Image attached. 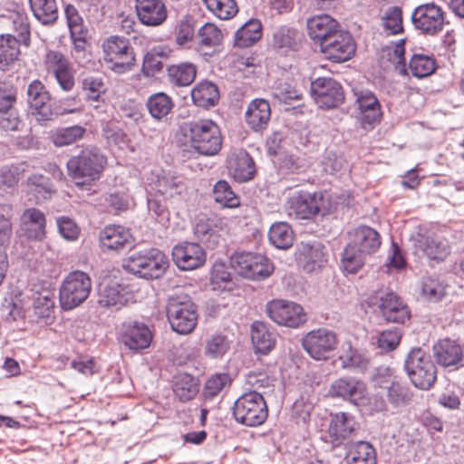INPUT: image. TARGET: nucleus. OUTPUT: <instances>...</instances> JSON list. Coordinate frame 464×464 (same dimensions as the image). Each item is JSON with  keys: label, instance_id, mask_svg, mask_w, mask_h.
Here are the masks:
<instances>
[{"label": "nucleus", "instance_id": "obj_1", "mask_svg": "<svg viewBox=\"0 0 464 464\" xmlns=\"http://www.w3.org/2000/svg\"><path fill=\"white\" fill-rule=\"evenodd\" d=\"M106 164V157L101 150L96 147L88 146L78 155L71 157L66 167L68 175L79 186L99 179Z\"/></svg>", "mask_w": 464, "mask_h": 464}, {"label": "nucleus", "instance_id": "obj_2", "mask_svg": "<svg viewBox=\"0 0 464 464\" xmlns=\"http://www.w3.org/2000/svg\"><path fill=\"white\" fill-rule=\"evenodd\" d=\"M185 137L198 153L214 156L222 148V136L219 127L211 120L200 119L188 121L183 126Z\"/></svg>", "mask_w": 464, "mask_h": 464}, {"label": "nucleus", "instance_id": "obj_3", "mask_svg": "<svg viewBox=\"0 0 464 464\" xmlns=\"http://www.w3.org/2000/svg\"><path fill=\"white\" fill-rule=\"evenodd\" d=\"M168 266V257L157 248L135 252L123 261L126 271L145 279L160 278Z\"/></svg>", "mask_w": 464, "mask_h": 464}, {"label": "nucleus", "instance_id": "obj_4", "mask_svg": "<svg viewBox=\"0 0 464 464\" xmlns=\"http://www.w3.org/2000/svg\"><path fill=\"white\" fill-rule=\"evenodd\" d=\"M167 316L171 329L179 334H190L198 324L196 304L183 293L169 297Z\"/></svg>", "mask_w": 464, "mask_h": 464}, {"label": "nucleus", "instance_id": "obj_5", "mask_svg": "<svg viewBox=\"0 0 464 464\" xmlns=\"http://www.w3.org/2000/svg\"><path fill=\"white\" fill-rule=\"evenodd\" d=\"M27 102L32 114L39 122H46L60 115L74 113L75 110L63 108L56 103H52L51 94L44 83L39 80L33 81L27 88Z\"/></svg>", "mask_w": 464, "mask_h": 464}, {"label": "nucleus", "instance_id": "obj_6", "mask_svg": "<svg viewBox=\"0 0 464 464\" xmlns=\"http://www.w3.org/2000/svg\"><path fill=\"white\" fill-rule=\"evenodd\" d=\"M404 368L416 388L430 390L436 382V366L430 356L421 348H413L409 352Z\"/></svg>", "mask_w": 464, "mask_h": 464}, {"label": "nucleus", "instance_id": "obj_7", "mask_svg": "<svg viewBox=\"0 0 464 464\" xmlns=\"http://www.w3.org/2000/svg\"><path fill=\"white\" fill-rule=\"evenodd\" d=\"M235 420L247 427L263 424L268 416L266 402L260 392L250 391L242 394L234 403Z\"/></svg>", "mask_w": 464, "mask_h": 464}, {"label": "nucleus", "instance_id": "obj_8", "mask_svg": "<svg viewBox=\"0 0 464 464\" xmlns=\"http://www.w3.org/2000/svg\"><path fill=\"white\" fill-rule=\"evenodd\" d=\"M328 198L323 192L297 191L287 200L288 215L296 219H312L324 216L328 210Z\"/></svg>", "mask_w": 464, "mask_h": 464}, {"label": "nucleus", "instance_id": "obj_9", "mask_svg": "<svg viewBox=\"0 0 464 464\" xmlns=\"http://www.w3.org/2000/svg\"><path fill=\"white\" fill-rule=\"evenodd\" d=\"M91 290L92 280L87 273L80 270L71 272L60 288L62 309L68 311L79 306L88 298Z\"/></svg>", "mask_w": 464, "mask_h": 464}, {"label": "nucleus", "instance_id": "obj_10", "mask_svg": "<svg viewBox=\"0 0 464 464\" xmlns=\"http://www.w3.org/2000/svg\"><path fill=\"white\" fill-rule=\"evenodd\" d=\"M107 67L117 73L130 71L135 63V54L128 39L118 35L107 38L102 44Z\"/></svg>", "mask_w": 464, "mask_h": 464}, {"label": "nucleus", "instance_id": "obj_11", "mask_svg": "<svg viewBox=\"0 0 464 464\" xmlns=\"http://www.w3.org/2000/svg\"><path fill=\"white\" fill-rule=\"evenodd\" d=\"M47 77L55 80L63 92H71L74 85V70L69 58L60 51L49 50L44 57Z\"/></svg>", "mask_w": 464, "mask_h": 464}, {"label": "nucleus", "instance_id": "obj_12", "mask_svg": "<svg viewBox=\"0 0 464 464\" xmlns=\"http://www.w3.org/2000/svg\"><path fill=\"white\" fill-rule=\"evenodd\" d=\"M353 93L361 127L365 130H372L382 119V106L377 96L368 89L356 88Z\"/></svg>", "mask_w": 464, "mask_h": 464}, {"label": "nucleus", "instance_id": "obj_13", "mask_svg": "<svg viewBox=\"0 0 464 464\" xmlns=\"http://www.w3.org/2000/svg\"><path fill=\"white\" fill-rule=\"evenodd\" d=\"M335 332L325 327L308 332L302 340L304 350L314 360H325L337 348Z\"/></svg>", "mask_w": 464, "mask_h": 464}, {"label": "nucleus", "instance_id": "obj_14", "mask_svg": "<svg viewBox=\"0 0 464 464\" xmlns=\"http://www.w3.org/2000/svg\"><path fill=\"white\" fill-rule=\"evenodd\" d=\"M357 422L354 417L348 412L332 413L324 441L332 448L347 447L355 434Z\"/></svg>", "mask_w": 464, "mask_h": 464}, {"label": "nucleus", "instance_id": "obj_15", "mask_svg": "<svg viewBox=\"0 0 464 464\" xmlns=\"http://www.w3.org/2000/svg\"><path fill=\"white\" fill-rule=\"evenodd\" d=\"M266 312L272 321L290 328H298L306 322V314L303 307L286 300L277 299L268 302Z\"/></svg>", "mask_w": 464, "mask_h": 464}, {"label": "nucleus", "instance_id": "obj_16", "mask_svg": "<svg viewBox=\"0 0 464 464\" xmlns=\"http://www.w3.org/2000/svg\"><path fill=\"white\" fill-rule=\"evenodd\" d=\"M311 95L321 109H333L343 103V91L339 82L331 77H318L310 83Z\"/></svg>", "mask_w": 464, "mask_h": 464}, {"label": "nucleus", "instance_id": "obj_17", "mask_svg": "<svg viewBox=\"0 0 464 464\" xmlns=\"http://www.w3.org/2000/svg\"><path fill=\"white\" fill-rule=\"evenodd\" d=\"M324 57L334 63H343L355 53L356 45L352 35L343 30H337L320 46Z\"/></svg>", "mask_w": 464, "mask_h": 464}, {"label": "nucleus", "instance_id": "obj_18", "mask_svg": "<svg viewBox=\"0 0 464 464\" xmlns=\"http://www.w3.org/2000/svg\"><path fill=\"white\" fill-rule=\"evenodd\" d=\"M414 27L422 34L434 35L442 30L443 12L434 4H423L417 6L411 14Z\"/></svg>", "mask_w": 464, "mask_h": 464}, {"label": "nucleus", "instance_id": "obj_19", "mask_svg": "<svg viewBox=\"0 0 464 464\" xmlns=\"http://www.w3.org/2000/svg\"><path fill=\"white\" fill-rule=\"evenodd\" d=\"M132 298L129 286L116 281H102L98 289V304L100 306L118 311L125 306Z\"/></svg>", "mask_w": 464, "mask_h": 464}, {"label": "nucleus", "instance_id": "obj_20", "mask_svg": "<svg viewBox=\"0 0 464 464\" xmlns=\"http://www.w3.org/2000/svg\"><path fill=\"white\" fill-rule=\"evenodd\" d=\"M147 187L150 192L169 198L179 195L184 188L182 180L169 171L157 169L147 177Z\"/></svg>", "mask_w": 464, "mask_h": 464}, {"label": "nucleus", "instance_id": "obj_21", "mask_svg": "<svg viewBox=\"0 0 464 464\" xmlns=\"http://www.w3.org/2000/svg\"><path fill=\"white\" fill-rule=\"evenodd\" d=\"M120 338L130 350L140 351L150 346L152 341V333L144 323L130 321L122 324Z\"/></svg>", "mask_w": 464, "mask_h": 464}, {"label": "nucleus", "instance_id": "obj_22", "mask_svg": "<svg viewBox=\"0 0 464 464\" xmlns=\"http://www.w3.org/2000/svg\"><path fill=\"white\" fill-rule=\"evenodd\" d=\"M329 393L334 398H341L359 405L365 399L366 385L354 377H342L332 383Z\"/></svg>", "mask_w": 464, "mask_h": 464}, {"label": "nucleus", "instance_id": "obj_23", "mask_svg": "<svg viewBox=\"0 0 464 464\" xmlns=\"http://www.w3.org/2000/svg\"><path fill=\"white\" fill-rule=\"evenodd\" d=\"M379 309L388 323L404 324L410 319V310L400 296L392 291L382 292L379 297Z\"/></svg>", "mask_w": 464, "mask_h": 464}, {"label": "nucleus", "instance_id": "obj_24", "mask_svg": "<svg viewBox=\"0 0 464 464\" xmlns=\"http://www.w3.org/2000/svg\"><path fill=\"white\" fill-rule=\"evenodd\" d=\"M172 258L181 270H194L204 265L206 254L198 244L183 242L172 249Z\"/></svg>", "mask_w": 464, "mask_h": 464}, {"label": "nucleus", "instance_id": "obj_25", "mask_svg": "<svg viewBox=\"0 0 464 464\" xmlns=\"http://www.w3.org/2000/svg\"><path fill=\"white\" fill-rule=\"evenodd\" d=\"M327 250L318 242L302 243L299 248L298 263L308 273L323 268L327 263Z\"/></svg>", "mask_w": 464, "mask_h": 464}, {"label": "nucleus", "instance_id": "obj_26", "mask_svg": "<svg viewBox=\"0 0 464 464\" xmlns=\"http://www.w3.org/2000/svg\"><path fill=\"white\" fill-rule=\"evenodd\" d=\"M227 164L229 173L238 182L248 181L255 176L254 160L243 149L231 151L227 157Z\"/></svg>", "mask_w": 464, "mask_h": 464}, {"label": "nucleus", "instance_id": "obj_27", "mask_svg": "<svg viewBox=\"0 0 464 464\" xmlns=\"http://www.w3.org/2000/svg\"><path fill=\"white\" fill-rule=\"evenodd\" d=\"M20 228L28 239L43 240L46 235L44 213L35 208H26L20 218Z\"/></svg>", "mask_w": 464, "mask_h": 464}, {"label": "nucleus", "instance_id": "obj_28", "mask_svg": "<svg viewBox=\"0 0 464 464\" xmlns=\"http://www.w3.org/2000/svg\"><path fill=\"white\" fill-rule=\"evenodd\" d=\"M306 26L309 37L319 46L340 29L339 23L325 14L308 18Z\"/></svg>", "mask_w": 464, "mask_h": 464}, {"label": "nucleus", "instance_id": "obj_29", "mask_svg": "<svg viewBox=\"0 0 464 464\" xmlns=\"http://www.w3.org/2000/svg\"><path fill=\"white\" fill-rule=\"evenodd\" d=\"M140 22L148 26H158L167 19V8L162 0H135Z\"/></svg>", "mask_w": 464, "mask_h": 464}, {"label": "nucleus", "instance_id": "obj_30", "mask_svg": "<svg viewBox=\"0 0 464 464\" xmlns=\"http://www.w3.org/2000/svg\"><path fill=\"white\" fill-rule=\"evenodd\" d=\"M433 356L442 367L458 366L463 358V349L456 341L443 339L433 345Z\"/></svg>", "mask_w": 464, "mask_h": 464}, {"label": "nucleus", "instance_id": "obj_31", "mask_svg": "<svg viewBox=\"0 0 464 464\" xmlns=\"http://www.w3.org/2000/svg\"><path fill=\"white\" fill-rule=\"evenodd\" d=\"M414 245L429 259L437 262L445 260L450 253V244L445 238L430 237L419 234Z\"/></svg>", "mask_w": 464, "mask_h": 464}, {"label": "nucleus", "instance_id": "obj_32", "mask_svg": "<svg viewBox=\"0 0 464 464\" xmlns=\"http://www.w3.org/2000/svg\"><path fill=\"white\" fill-rule=\"evenodd\" d=\"M349 243L368 256L379 249L381 237L375 229L368 226H360L353 231Z\"/></svg>", "mask_w": 464, "mask_h": 464}, {"label": "nucleus", "instance_id": "obj_33", "mask_svg": "<svg viewBox=\"0 0 464 464\" xmlns=\"http://www.w3.org/2000/svg\"><path fill=\"white\" fill-rule=\"evenodd\" d=\"M130 238L129 231L121 226H108L99 235L102 247L107 250L118 251L127 246H130Z\"/></svg>", "mask_w": 464, "mask_h": 464}, {"label": "nucleus", "instance_id": "obj_34", "mask_svg": "<svg viewBox=\"0 0 464 464\" xmlns=\"http://www.w3.org/2000/svg\"><path fill=\"white\" fill-rule=\"evenodd\" d=\"M270 117L271 108L267 101L256 99L248 104L246 121L252 130L258 131L266 128Z\"/></svg>", "mask_w": 464, "mask_h": 464}, {"label": "nucleus", "instance_id": "obj_35", "mask_svg": "<svg viewBox=\"0 0 464 464\" xmlns=\"http://www.w3.org/2000/svg\"><path fill=\"white\" fill-rule=\"evenodd\" d=\"M191 99L198 107L205 109L213 107L219 101L218 88L210 81H201L191 90Z\"/></svg>", "mask_w": 464, "mask_h": 464}, {"label": "nucleus", "instance_id": "obj_36", "mask_svg": "<svg viewBox=\"0 0 464 464\" xmlns=\"http://www.w3.org/2000/svg\"><path fill=\"white\" fill-rule=\"evenodd\" d=\"M169 82L176 87L189 86L197 76V67L189 62L171 64L167 68Z\"/></svg>", "mask_w": 464, "mask_h": 464}, {"label": "nucleus", "instance_id": "obj_37", "mask_svg": "<svg viewBox=\"0 0 464 464\" xmlns=\"http://www.w3.org/2000/svg\"><path fill=\"white\" fill-rule=\"evenodd\" d=\"M259 260H263V255L252 252H241L234 254L230 258L231 267L240 276L255 279L256 266Z\"/></svg>", "mask_w": 464, "mask_h": 464}, {"label": "nucleus", "instance_id": "obj_38", "mask_svg": "<svg viewBox=\"0 0 464 464\" xmlns=\"http://www.w3.org/2000/svg\"><path fill=\"white\" fill-rule=\"evenodd\" d=\"M251 340L256 353L266 354L274 349L276 339L264 322L256 321L251 326Z\"/></svg>", "mask_w": 464, "mask_h": 464}, {"label": "nucleus", "instance_id": "obj_39", "mask_svg": "<svg viewBox=\"0 0 464 464\" xmlns=\"http://www.w3.org/2000/svg\"><path fill=\"white\" fill-rule=\"evenodd\" d=\"M347 447V464H376V452L369 442L360 440Z\"/></svg>", "mask_w": 464, "mask_h": 464}, {"label": "nucleus", "instance_id": "obj_40", "mask_svg": "<svg viewBox=\"0 0 464 464\" xmlns=\"http://www.w3.org/2000/svg\"><path fill=\"white\" fill-rule=\"evenodd\" d=\"M346 345L347 347L343 346L339 356L342 367L358 372H366L370 364L369 358L363 353L353 348L350 343Z\"/></svg>", "mask_w": 464, "mask_h": 464}, {"label": "nucleus", "instance_id": "obj_41", "mask_svg": "<svg viewBox=\"0 0 464 464\" xmlns=\"http://www.w3.org/2000/svg\"><path fill=\"white\" fill-rule=\"evenodd\" d=\"M146 107L154 120L165 121L172 111L174 102L170 96L160 92L153 93L148 98Z\"/></svg>", "mask_w": 464, "mask_h": 464}, {"label": "nucleus", "instance_id": "obj_42", "mask_svg": "<svg viewBox=\"0 0 464 464\" xmlns=\"http://www.w3.org/2000/svg\"><path fill=\"white\" fill-rule=\"evenodd\" d=\"M262 36V24L259 20L250 19L235 34V45L240 48L250 47Z\"/></svg>", "mask_w": 464, "mask_h": 464}, {"label": "nucleus", "instance_id": "obj_43", "mask_svg": "<svg viewBox=\"0 0 464 464\" xmlns=\"http://www.w3.org/2000/svg\"><path fill=\"white\" fill-rule=\"evenodd\" d=\"M31 11L41 24H53L58 18L56 0H29Z\"/></svg>", "mask_w": 464, "mask_h": 464}, {"label": "nucleus", "instance_id": "obj_44", "mask_svg": "<svg viewBox=\"0 0 464 464\" xmlns=\"http://www.w3.org/2000/svg\"><path fill=\"white\" fill-rule=\"evenodd\" d=\"M382 58L386 57L400 75L406 76L408 74L405 61V41L403 39L386 45L382 48Z\"/></svg>", "mask_w": 464, "mask_h": 464}, {"label": "nucleus", "instance_id": "obj_45", "mask_svg": "<svg viewBox=\"0 0 464 464\" xmlns=\"http://www.w3.org/2000/svg\"><path fill=\"white\" fill-rule=\"evenodd\" d=\"M19 40L11 34L0 35V70L6 71L20 53Z\"/></svg>", "mask_w": 464, "mask_h": 464}, {"label": "nucleus", "instance_id": "obj_46", "mask_svg": "<svg viewBox=\"0 0 464 464\" xmlns=\"http://www.w3.org/2000/svg\"><path fill=\"white\" fill-rule=\"evenodd\" d=\"M85 133L86 130L82 126L72 125L52 130L50 139L55 147H64L82 140Z\"/></svg>", "mask_w": 464, "mask_h": 464}, {"label": "nucleus", "instance_id": "obj_47", "mask_svg": "<svg viewBox=\"0 0 464 464\" xmlns=\"http://www.w3.org/2000/svg\"><path fill=\"white\" fill-rule=\"evenodd\" d=\"M198 392L197 380L188 373H179L175 376L173 392L181 401L192 400Z\"/></svg>", "mask_w": 464, "mask_h": 464}, {"label": "nucleus", "instance_id": "obj_48", "mask_svg": "<svg viewBox=\"0 0 464 464\" xmlns=\"http://www.w3.org/2000/svg\"><path fill=\"white\" fill-rule=\"evenodd\" d=\"M272 93L276 99L284 103L301 100L303 95L301 89L290 78H282L276 81L272 87Z\"/></svg>", "mask_w": 464, "mask_h": 464}, {"label": "nucleus", "instance_id": "obj_49", "mask_svg": "<svg viewBox=\"0 0 464 464\" xmlns=\"http://www.w3.org/2000/svg\"><path fill=\"white\" fill-rule=\"evenodd\" d=\"M367 255L348 243L342 253L341 266L349 273H357L364 265Z\"/></svg>", "mask_w": 464, "mask_h": 464}, {"label": "nucleus", "instance_id": "obj_50", "mask_svg": "<svg viewBox=\"0 0 464 464\" xmlns=\"http://www.w3.org/2000/svg\"><path fill=\"white\" fill-rule=\"evenodd\" d=\"M8 21L11 24L14 34L20 43L29 45L30 43V25L27 14L23 10L13 11L8 15Z\"/></svg>", "mask_w": 464, "mask_h": 464}, {"label": "nucleus", "instance_id": "obj_51", "mask_svg": "<svg viewBox=\"0 0 464 464\" xmlns=\"http://www.w3.org/2000/svg\"><path fill=\"white\" fill-rule=\"evenodd\" d=\"M300 41V33L288 26L279 27L273 35L274 46L279 49L295 50Z\"/></svg>", "mask_w": 464, "mask_h": 464}, {"label": "nucleus", "instance_id": "obj_52", "mask_svg": "<svg viewBox=\"0 0 464 464\" xmlns=\"http://www.w3.org/2000/svg\"><path fill=\"white\" fill-rule=\"evenodd\" d=\"M268 237L276 247L281 249L290 247L294 240L293 231L285 222L273 224L270 227Z\"/></svg>", "mask_w": 464, "mask_h": 464}, {"label": "nucleus", "instance_id": "obj_53", "mask_svg": "<svg viewBox=\"0 0 464 464\" xmlns=\"http://www.w3.org/2000/svg\"><path fill=\"white\" fill-rule=\"evenodd\" d=\"M381 19L382 29L387 34L396 35L403 32L402 11L401 7H388Z\"/></svg>", "mask_w": 464, "mask_h": 464}, {"label": "nucleus", "instance_id": "obj_54", "mask_svg": "<svg viewBox=\"0 0 464 464\" xmlns=\"http://www.w3.org/2000/svg\"><path fill=\"white\" fill-rule=\"evenodd\" d=\"M409 69L417 78H424L430 75L436 70L435 60L429 55L414 53L409 63Z\"/></svg>", "mask_w": 464, "mask_h": 464}, {"label": "nucleus", "instance_id": "obj_55", "mask_svg": "<svg viewBox=\"0 0 464 464\" xmlns=\"http://www.w3.org/2000/svg\"><path fill=\"white\" fill-rule=\"evenodd\" d=\"M215 201L222 207L233 208L240 204L239 198L234 193L226 180H218L213 188Z\"/></svg>", "mask_w": 464, "mask_h": 464}, {"label": "nucleus", "instance_id": "obj_56", "mask_svg": "<svg viewBox=\"0 0 464 464\" xmlns=\"http://www.w3.org/2000/svg\"><path fill=\"white\" fill-rule=\"evenodd\" d=\"M230 349V341L222 334L209 336L205 344V355L211 359L222 358Z\"/></svg>", "mask_w": 464, "mask_h": 464}, {"label": "nucleus", "instance_id": "obj_57", "mask_svg": "<svg viewBox=\"0 0 464 464\" xmlns=\"http://www.w3.org/2000/svg\"><path fill=\"white\" fill-rule=\"evenodd\" d=\"M26 185L28 192L34 194L38 200L50 198L53 191L50 179L42 174L29 176Z\"/></svg>", "mask_w": 464, "mask_h": 464}, {"label": "nucleus", "instance_id": "obj_58", "mask_svg": "<svg viewBox=\"0 0 464 464\" xmlns=\"http://www.w3.org/2000/svg\"><path fill=\"white\" fill-rule=\"evenodd\" d=\"M222 34L213 24L207 23L202 25L196 34V44L199 48L214 47L220 44Z\"/></svg>", "mask_w": 464, "mask_h": 464}, {"label": "nucleus", "instance_id": "obj_59", "mask_svg": "<svg viewBox=\"0 0 464 464\" xmlns=\"http://www.w3.org/2000/svg\"><path fill=\"white\" fill-rule=\"evenodd\" d=\"M208 9L221 20L233 17L238 11L235 0H203Z\"/></svg>", "mask_w": 464, "mask_h": 464}, {"label": "nucleus", "instance_id": "obj_60", "mask_svg": "<svg viewBox=\"0 0 464 464\" xmlns=\"http://www.w3.org/2000/svg\"><path fill=\"white\" fill-rule=\"evenodd\" d=\"M246 382L253 391L260 392L263 395L272 392L275 380L266 372H250L246 377Z\"/></svg>", "mask_w": 464, "mask_h": 464}, {"label": "nucleus", "instance_id": "obj_61", "mask_svg": "<svg viewBox=\"0 0 464 464\" xmlns=\"http://www.w3.org/2000/svg\"><path fill=\"white\" fill-rule=\"evenodd\" d=\"M194 235L208 247H214L219 240V237L216 234L208 220H198L194 227Z\"/></svg>", "mask_w": 464, "mask_h": 464}, {"label": "nucleus", "instance_id": "obj_62", "mask_svg": "<svg viewBox=\"0 0 464 464\" xmlns=\"http://www.w3.org/2000/svg\"><path fill=\"white\" fill-rule=\"evenodd\" d=\"M82 88L86 92L87 99L98 101L105 92L103 79L98 75H86L82 80Z\"/></svg>", "mask_w": 464, "mask_h": 464}, {"label": "nucleus", "instance_id": "obj_63", "mask_svg": "<svg viewBox=\"0 0 464 464\" xmlns=\"http://www.w3.org/2000/svg\"><path fill=\"white\" fill-rule=\"evenodd\" d=\"M231 379L227 373H218L210 377L205 383L204 397L211 400L216 397L225 387L230 384Z\"/></svg>", "mask_w": 464, "mask_h": 464}, {"label": "nucleus", "instance_id": "obj_64", "mask_svg": "<svg viewBox=\"0 0 464 464\" xmlns=\"http://www.w3.org/2000/svg\"><path fill=\"white\" fill-rule=\"evenodd\" d=\"M422 294L426 298L432 302L440 301L445 295V285L438 278L426 277L422 282Z\"/></svg>", "mask_w": 464, "mask_h": 464}]
</instances>
